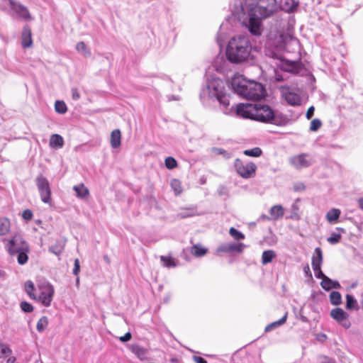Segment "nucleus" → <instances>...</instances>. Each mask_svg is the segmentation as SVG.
Here are the masks:
<instances>
[{"label": "nucleus", "instance_id": "35", "mask_svg": "<svg viewBox=\"0 0 363 363\" xmlns=\"http://www.w3.org/2000/svg\"><path fill=\"white\" fill-rule=\"evenodd\" d=\"M262 150L258 147H254L250 150H245L243 152V154L245 155L248 156V157H259L262 155Z\"/></svg>", "mask_w": 363, "mask_h": 363}, {"label": "nucleus", "instance_id": "29", "mask_svg": "<svg viewBox=\"0 0 363 363\" xmlns=\"http://www.w3.org/2000/svg\"><path fill=\"white\" fill-rule=\"evenodd\" d=\"M277 236L269 228L268 230V233L266 235H264L263 240L265 243L269 245H272L277 243Z\"/></svg>", "mask_w": 363, "mask_h": 363}, {"label": "nucleus", "instance_id": "17", "mask_svg": "<svg viewBox=\"0 0 363 363\" xmlns=\"http://www.w3.org/2000/svg\"><path fill=\"white\" fill-rule=\"evenodd\" d=\"M330 315L332 318L337 322H342L348 318L349 314L341 308H335L331 310Z\"/></svg>", "mask_w": 363, "mask_h": 363}, {"label": "nucleus", "instance_id": "50", "mask_svg": "<svg viewBox=\"0 0 363 363\" xmlns=\"http://www.w3.org/2000/svg\"><path fill=\"white\" fill-rule=\"evenodd\" d=\"M320 267H318L317 269H313V271L316 278L323 279L326 276L323 274Z\"/></svg>", "mask_w": 363, "mask_h": 363}, {"label": "nucleus", "instance_id": "36", "mask_svg": "<svg viewBox=\"0 0 363 363\" xmlns=\"http://www.w3.org/2000/svg\"><path fill=\"white\" fill-rule=\"evenodd\" d=\"M55 110L60 114H64L67 112V107L63 101H57L55 104Z\"/></svg>", "mask_w": 363, "mask_h": 363}, {"label": "nucleus", "instance_id": "61", "mask_svg": "<svg viewBox=\"0 0 363 363\" xmlns=\"http://www.w3.org/2000/svg\"><path fill=\"white\" fill-rule=\"evenodd\" d=\"M358 203H359V208L363 211V198L359 199L358 200Z\"/></svg>", "mask_w": 363, "mask_h": 363}, {"label": "nucleus", "instance_id": "37", "mask_svg": "<svg viewBox=\"0 0 363 363\" xmlns=\"http://www.w3.org/2000/svg\"><path fill=\"white\" fill-rule=\"evenodd\" d=\"M12 353V350L4 343L0 342V359L6 358Z\"/></svg>", "mask_w": 363, "mask_h": 363}, {"label": "nucleus", "instance_id": "32", "mask_svg": "<svg viewBox=\"0 0 363 363\" xmlns=\"http://www.w3.org/2000/svg\"><path fill=\"white\" fill-rule=\"evenodd\" d=\"M276 254L273 250L264 251L262 255V262L266 264L272 262V259L275 257Z\"/></svg>", "mask_w": 363, "mask_h": 363}, {"label": "nucleus", "instance_id": "49", "mask_svg": "<svg viewBox=\"0 0 363 363\" xmlns=\"http://www.w3.org/2000/svg\"><path fill=\"white\" fill-rule=\"evenodd\" d=\"M213 151L216 155H223L225 157H229V154L227 151L222 148H213Z\"/></svg>", "mask_w": 363, "mask_h": 363}, {"label": "nucleus", "instance_id": "51", "mask_svg": "<svg viewBox=\"0 0 363 363\" xmlns=\"http://www.w3.org/2000/svg\"><path fill=\"white\" fill-rule=\"evenodd\" d=\"M305 189H306L305 185L301 182L296 183L294 186V190L295 191H303L305 190Z\"/></svg>", "mask_w": 363, "mask_h": 363}, {"label": "nucleus", "instance_id": "21", "mask_svg": "<svg viewBox=\"0 0 363 363\" xmlns=\"http://www.w3.org/2000/svg\"><path fill=\"white\" fill-rule=\"evenodd\" d=\"M64 145V140L62 137L58 134H53L50 139V146L55 149L62 147Z\"/></svg>", "mask_w": 363, "mask_h": 363}, {"label": "nucleus", "instance_id": "44", "mask_svg": "<svg viewBox=\"0 0 363 363\" xmlns=\"http://www.w3.org/2000/svg\"><path fill=\"white\" fill-rule=\"evenodd\" d=\"M76 48L79 52H82L85 56H89L91 55L90 51L86 48V46L84 42L78 43L77 44Z\"/></svg>", "mask_w": 363, "mask_h": 363}, {"label": "nucleus", "instance_id": "47", "mask_svg": "<svg viewBox=\"0 0 363 363\" xmlns=\"http://www.w3.org/2000/svg\"><path fill=\"white\" fill-rule=\"evenodd\" d=\"M22 217L26 220H30L33 218V213L30 209H26L22 213Z\"/></svg>", "mask_w": 363, "mask_h": 363}, {"label": "nucleus", "instance_id": "26", "mask_svg": "<svg viewBox=\"0 0 363 363\" xmlns=\"http://www.w3.org/2000/svg\"><path fill=\"white\" fill-rule=\"evenodd\" d=\"M208 250L203 247L201 245L196 244L191 247V252L195 257H202L207 253Z\"/></svg>", "mask_w": 363, "mask_h": 363}, {"label": "nucleus", "instance_id": "57", "mask_svg": "<svg viewBox=\"0 0 363 363\" xmlns=\"http://www.w3.org/2000/svg\"><path fill=\"white\" fill-rule=\"evenodd\" d=\"M194 360L196 363H207V361L201 357L194 356Z\"/></svg>", "mask_w": 363, "mask_h": 363}, {"label": "nucleus", "instance_id": "34", "mask_svg": "<svg viewBox=\"0 0 363 363\" xmlns=\"http://www.w3.org/2000/svg\"><path fill=\"white\" fill-rule=\"evenodd\" d=\"M171 187L173 189L175 195L178 196L182 192V186L181 182L179 179H173L171 181Z\"/></svg>", "mask_w": 363, "mask_h": 363}, {"label": "nucleus", "instance_id": "33", "mask_svg": "<svg viewBox=\"0 0 363 363\" xmlns=\"http://www.w3.org/2000/svg\"><path fill=\"white\" fill-rule=\"evenodd\" d=\"M48 325V318L46 316L41 317L37 323L36 329L39 333L43 332Z\"/></svg>", "mask_w": 363, "mask_h": 363}, {"label": "nucleus", "instance_id": "55", "mask_svg": "<svg viewBox=\"0 0 363 363\" xmlns=\"http://www.w3.org/2000/svg\"><path fill=\"white\" fill-rule=\"evenodd\" d=\"M72 99L74 100H78L80 98V94L77 88H73L72 89Z\"/></svg>", "mask_w": 363, "mask_h": 363}, {"label": "nucleus", "instance_id": "4", "mask_svg": "<svg viewBox=\"0 0 363 363\" xmlns=\"http://www.w3.org/2000/svg\"><path fill=\"white\" fill-rule=\"evenodd\" d=\"M278 6L277 0H256L255 3L249 4V11L255 13L261 18H267L272 16Z\"/></svg>", "mask_w": 363, "mask_h": 363}, {"label": "nucleus", "instance_id": "12", "mask_svg": "<svg viewBox=\"0 0 363 363\" xmlns=\"http://www.w3.org/2000/svg\"><path fill=\"white\" fill-rule=\"evenodd\" d=\"M312 162V159L306 153L294 155L289 159V163L296 169L308 167Z\"/></svg>", "mask_w": 363, "mask_h": 363}, {"label": "nucleus", "instance_id": "62", "mask_svg": "<svg viewBox=\"0 0 363 363\" xmlns=\"http://www.w3.org/2000/svg\"><path fill=\"white\" fill-rule=\"evenodd\" d=\"M9 228H0V235H4L8 232Z\"/></svg>", "mask_w": 363, "mask_h": 363}, {"label": "nucleus", "instance_id": "2", "mask_svg": "<svg viewBox=\"0 0 363 363\" xmlns=\"http://www.w3.org/2000/svg\"><path fill=\"white\" fill-rule=\"evenodd\" d=\"M236 113L242 118L263 123L274 119V113L268 105L239 104L236 107Z\"/></svg>", "mask_w": 363, "mask_h": 363}, {"label": "nucleus", "instance_id": "8", "mask_svg": "<svg viewBox=\"0 0 363 363\" xmlns=\"http://www.w3.org/2000/svg\"><path fill=\"white\" fill-rule=\"evenodd\" d=\"M36 185L43 202L50 203L51 201V190L48 179L42 175L36 178Z\"/></svg>", "mask_w": 363, "mask_h": 363}, {"label": "nucleus", "instance_id": "58", "mask_svg": "<svg viewBox=\"0 0 363 363\" xmlns=\"http://www.w3.org/2000/svg\"><path fill=\"white\" fill-rule=\"evenodd\" d=\"M340 288H341L340 284L337 281L333 280V283L330 286V289H340Z\"/></svg>", "mask_w": 363, "mask_h": 363}, {"label": "nucleus", "instance_id": "48", "mask_svg": "<svg viewBox=\"0 0 363 363\" xmlns=\"http://www.w3.org/2000/svg\"><path fill=\"white\" fill-rule=\"evenodd\" d=\"M79 271H80L79 261L78 259H76L74 260V264L73 274L75 276H77L79 273Z\"/></svg>", "mask_w": 363, "mask_h": 363}, {"label": "nucleus", "instance_id": "27", "mask_svg": "<svg viewBox=\"0 0 363 363\" xmlns=\"http://www.w3.org/2000/svg\"><path fill=\"white\" fill-rule=\"evenodd\" d=\"M299 199H296V201L293 203L291 209V216L290 218L294 220H299L301 217V211H300V208L298 206V203L299 202Z\"/></svg>", "mask_w": 363, "mask_h": 363}, {"label": "nucleus", "instance_id": "42", "mask_svg": "<svg viewBox=\"0 0 363 363\" xmlns=\"http://www.w3.org/2000/svg\"><path fill=\"white\" fill-rule=\"evenodd\" d=\"M164 164L165 167L169 169H172L177 167V162L172 157H167L165 159Z\"/></svg>", "mask_w": 363, "mask_h": 363}, {"label": "nucleus", "instance_id": "15", "mask_svg": "<svg viewBox=\"0 0 363 363\" xmlns=\"http://www.w3.org/2000/svg\"><path fill=\"white\" fill-rule=\"evenodd\" d=\"M21 45L23 48H30L33 45L32 33L30 28L26 25L21 33Z\"/></svg>", "mask_w": 363, "mask_h": 363}, {"label": "nucleus", "instance_id": "20", "mask_svg": "<svg viewBox=\"0 0 363 363\" xmlns=\"http://www.w3.org/2000/svg\"><path fill=\"white\" fill-rule=\"evenodd\" d=\"M284 99L289 105L298 106L301 104L300 96L294 92L286 93L284 94Z\"/></svg>", "mask_w": 363, "mask_h": 363}, {"label": "nucleus", "instance_id": "13", "mask_svg": "<svg viewBox=\"0 0 363 363\" xmlns=\"http://www.w3.org/2000/svg\"><path fill=\"white\" fill-rule=\"evenodd\" d=\"M9 5L11 9L22 19L26 21H29L32 19V16L29 12L28 9L16 2L14 0H9Z\"/></svg>", "mask_w": 363, "mask_h": 363}, {"label": "nucleus", "instance_id": "9", "mask_svg": "<svg viewBox=\"0 0 363 363\" xmlns=\"http://www.w3.org/2000/svg\"><path fill=\"white\" fill-rule=\"evenodd\" d=\"M40 292L37 298L43 306L48 307L50 305L54 295V288L48 282L41 283L39 286Z\"/></svg>", "mask_w": 363, "mask_h": 363}, {"label": "nucleus", "instance_id": "41", "mask_svg": "<svg viewBox=\"0 0 363 363\" xmlns=\"http://www.w3.org/2000/svg\"><path fill=\"white\" fill-rule=\"evenodd\" d=\"M160 259L163 262L164 266L166 267L170 268L176 267V264L172 257L161 256Z\"/></svg>", "mask_w": 363, "mask_h": 363}, {"label": "nucleus", "instance_id": "45", "mask_svg": "<svg viewBox=\"0 0 363 363\" xmlns=\"http://www.w3.org/2000/svg\"><path fill=\"white\" fill-rule=\"evenodd\" d=\"M322 125V122L318 118H314L311 122L310 130L315 132L317 131Z\"/></svg>", "mask_w": 363, "mask_h": 363}, {"label": "nucleus", "instance_id": "28", "mask_svg": "<svg viewBox=\"0 0 363 363\" xmlns=\"http://www.w3.org/2000/svg\"><path fill=\"white\" fill-rule=\"evenodd\" d=\"M286 318H287V313H286L285 315L279 320L274 321V322L269 324L268 325H267L264 331L269 332V331L274 330V328L281 326V325L285 323V322L286 321Z\"/></svg>", "mask_w": 363, "mask_h": 363}, {"label": "nucleus", "instance_id": "11", "mask_svg": "<svg viewBox=\"0 0 363 363\" xmlns=\"http://www.w3.org/2000/svg\"><path fill=\"white\" fill-rule=\"evenodd\" d=\"M245 247L246 245L244 243L231 242L220 245L217 248V252H225L233 255L236 254H241Z\"/></svg>", "mask_w": 363, "mask_h": 363}, {"label": "nucleus", "instance_id": "19", "mask_svg": "<svg viewBox=\"0 0 363 363\" xmlns=\"http://www.w3.org/2000/svg\"><path fill=\"white\" fill-rule=\"evenodd\" d=\"M110 143L113 148H118L121 145V133L119 129L113 130L111 133Z\"/></svg>", "mask_w": 363, "mask_h": 363}, {"label": "nucleus", "instance_id": "31", "mask_svg": "<svg viewBox=\"0 0 363 363\" xmlns=\"http://www.w3.org/2000/svg\"><path fill=\"white\" fill-rule=\"evenodd\" d=\"M330 301L334 306H339L342 303V296L340 292L333 291L330 294Z\"/></svg>", "mask_w": 363, "mask_h": 363}, {"label": "nucleus", "instance_id": "53", "mask_svg": "<svg viewBox=\"0 0 363 363\" xmlns=\"http://www.w3.org/2000/svg\"><path fill=\"white\" fill-rule=\"evenodd\" d=\"M132 337V335L130 332L126 333L123 336L119 337V340L122 342H125L129 341Z\"/></svg>", "mask_w": 363, "mask_h": 363}, {"label": "nucleus", "instance_id": "56", "mask_svg": "<svg viewBox=\"0 0 363 363\" xmlns=\"http://www.w3.org/2000/svg\"><path fill=\"white\" fill-rule=\"evenodd\" d=\"M10 225V221L6 218L0 219V227H9Z\"/></svg>", "mask_w": 363, "mask_h": 363}, {"label": "nucleus", "instance_id": "63", "mask_svg": "<svg viewBox=\"0 0 363 363\" xmlns=\"http://www.w3.org/2000/svg\"><path fill=\"white\" fill-rule=\"evenodd\" d=\"M326 338H327V335H326L320 334V337H319L318 340H320V341H323V340H326Z\"/></svg>", "mask_w": 363, "mask_h": 363}, {"label": "nucleus", "instance_id": "3", "mask_svg": "<svg viewBox=\"0 0 363 363\" xmlns=\"http://www.w3.org/2000/svg\"><path fill=\"white\" fill-rule=\"evenodd\" d=\"M250 52L249 40L244 36L233 38L228 43L226 55L228 59L235 63L245 60Z\"/></svg>", "mask_w": 363, "mask_h": 363}, {"label": "nucleus", "instance_id": "54", "mask_svg": "<svg viewBox=\"0 0 363 363\" xmlns=\"http://www.w3.org/2000/svg\"><path fill=\"white\" fill-rule=\"evenodd\" d=\"M314 107L313 106H310L307 111H306V117L307 119H311L312 118V116H313L314 114Z\"/></svg>", "mask_w": 363, "mask_h": 363}, {"label": "nucleus", "instance_id": "52", "mask_svg": "<svg viewBox=\"0 0 363 363\" xmlns=\"http://www.w3.org/2000/svg\"><path fill=\"white\" fill-rule=\"evenodd\" d=\"M319 363H335V362L334 359H333L330 357L323 356V357H320Z\"/></svg>", "mask_w": 363, "mask_h": 363}, {"label": "nucleus", "instance_id": "23", "mask_svg": "<svg viewBox=\"0 0 363 363\" xmlns=\"http://www.w3.org/2000/svg\"><path fill=\"white\" fill-rule=\"evenodd\" d=\"M340 210L332 208L326 213V219L330 223H335L340 216Z\"/></svg>", "mask_w": 363, "mask_h": 363}, {"label": "nucleus", "instance_id": "40", "mask_svg": "<svg viewBox=\"0 0 363 363\" xmlns=\"http://www.w3.org/2000/svg\"><path fill=\"white\" fill-rule=\"evenodd\" d=\"M229 234L236 240H243L245 235L237 228H230Z\"/></svg>", "mask_w": 363, "mask_h": 363}, {"label": "nucleus", "instance_id": "43", "mask_svg": "<svg viewBox=\"0 0 363 363\" xmlns=\"http://www.w3.org/2000/svg\"><path fill=\"white\" fill-rule=\"evenodd\" d=\"M332 283H333V279H331L330 278L328 277L327 276L325 277L321 282H320V286L321 287L325 290V291H330V286L332 285Z\"/></svg>", "mask_w": 363, "mask_h": 363}, {"label": "nucleus", "instance_id": "22", "mask_svg": "<svg viewBox=\"0 0 363 363\" xmlns=\"http://www.w3.org/2000/svg\"><path fill=\"white\" fill-rule=\"evenodd\" d=\"M337 229L339 230L338 233H333L331 235L327 238L328 242L332 245L339 242L342 235L346 234V230L345 228Z\"/></svg>", "mask_w": 363, "mask_h": 363}, {"label": "nucleus", "instance_id": "38", "mask_svg": "<svg viewBox=\"0 0 363 363\" xmlns=\"http://www.w3.org/2000/svg\"><path fill=\"white\" fill-rule=\"evenodd\" d=\"M35 289L34 284L31 281H27L25 283V290L28 295L33 299H37V296L33 293Z\"/></svg>", "mask_w": 363, "mask_h": 363}, {"label": "nucleus", "instance_id": "6", "mask_svg": "<svg viewBox=\"0 0 363 363\" xmlns=\"http://www.w3.org/2000/svg\"><path fill=\"white\" fill-rule=\"evenodd\" d=\"M248 22L246 24V27L248 31L255 36H260L263 32V24L262 20L264 18H261L260 16H258L255 13H252L248 11Z\"/></svg>", "mask_w": 363, "mask_h": 363}, {"label": "nucleus", "instance_id": "64", "mask_svg": "<svg viewBox=\"0 0 363 363\" xmlns=\"http://www.w3.org/2000/svg\"><path fill=\"white\" fill-rule=\"evenodd\" d=\"M104 259L106 261V262L107 264H110L111 260H110V258L108 257V255H104Z\"/></svg>", "mask_w": 363, "mask_h": 363}, {"label": "nucleus", "instance_id": "7", "mask_svg": "<svg viewBox=\"0 0 363 363\" xmlns=\"http://www.w3.org/2000/svg\"><path fill=\"white\" fill-rule=\"evenodd\" d=\"M210 89V94L212 96H215L217 100L222 104L225 108L229 106L228 97L223 92V86L222 82H213L208 85Z\"/></svg>", "mask_w": 363, "mask_h": 363}, {"label": "nucleus", "instance_id": "30", "mask_svg": "<svg viewBox=\"0 0 363 363\" xmlns=\"http://www.w3.org/2000/svg\"><path fill=\"white\" fill-rule=\"evenodd\" d=\"M74 190L77 192V196L82 199L86 198L89 195V190L82 184L77 186H74Z\"/></svg>", "mask_w": 363, "mask_h": 363}, {"label": "nucleus", "instance_id": "5", "mask_svg": "<svg viewBox=\"0 0 363 363\" xmlns=\"http://www.w3.org/2000/svg\"><path fill=\"white\" fill-rule=\"evenodd\" d=\"M234 167L236 172L243 179L253 177L257 170V165L254 162H248L245 163L239 158L235 160Z\"/></svg>", "mask_w": 363, "mask_h": 363}, {"label": "nucleus", "instance_id": "60", "mask_svg": "<svg viewBox=\"0 0 363 363\" xmlns=\"http://www.w3.org/2000/svg\"><path fill=\"white\" fill-rule=\"evenodd\" d=\"M16 359L15 357H10L6 361V363H15Z\"/></svg>", "mask_w": 363, "mask_h": 363}, {"label": "nucleus", "instance_id": "16", "mask_svg": "<svg viewBox=\"0 0 363 363\" xmlns=\"http://www.w3.org/2000/svg\"><path fill=\"white\" fill-rule=\"evenodd\" d=\"M129 350L135 354L140 359L143 360L146 359L147 350L139 345L138 344H132L128 346Z\"/></svg>", "mask_w": 363, "mask_h": 363}, {"label": "nucleus", "instance_id": "18", "mask_svg": "<svg viewBox=\"0 0 363 363\" xmlns=\"http://www.w3.org/2000/svg\"><path fill=\"white\" fill-rule=\"evenodd\" d=\"M323 263V252L320 247L315 249L314 255L312 257V267L313 269H317L318 267H321Z\"/></svg>", "mask_w": 363, "mask_h": 363}, {"label": "nucleus", "instance_id": "59", "mask_svg": "<svg viewBox=\"0 0 363 363\" xmlns=\"http://www.w3.org/2000/svg\"><path fill=\"white\" fill-rule=\"evenodd\" d=\"M303 270H304V272L306 274V275L309 276L310 277H312V274H311V272L308 265H306V267H304Z\"/></svg>", "mask_w": 363, "mask_h": 363}, {"label": "nucleus", "instance_id": "10", "mask_svg": "<svg viewBox=\"0 0 363 363\" xmlns=\"http://www.w3.org/2000/svg\"><path fill=\"white\" fill-rule=\"evenodd\" d=\"M29 245L20 236H15L8 243V251L11 255H16L18 252H29Z\"/></svg>", "mask_w": 363, "mask_h": 363}, {"label": "nucleus", "instance_id": "24", "mask_svg": "<svg viewBox=\"0 0 363 363\" xmlns=\"http://www.w3.org/2000/svg\"><path fill=\"white\" fill-rule=\"evenodd\" d=\"M65 243L64 241H57V242L55 245H52L49 247L48 250L49 252L53 253L55 255H60L65 248Z\"/></svg>", "mask_w": 363, "mask_h": 363}, {"label": "nucleus", "instance_id": "1", "mask_svg": "<svg viewBox=\"0 0 363 363\" xmlns=\"http://www.w3.org/2000/svg\"><path fill=\"white\" fill-rule=\"evenodd\" d=\"M232 86L235 93L247 100L259 101L266 96L265 88L261 83L247 80L242 76L234 78Z\"/></svg>", "mask_w": 363, "mask_h": 363}, {"label": "nucleus", "instance_id": "46", "mask_svg": "<svg viewBox=\"0 0 363 363\" xmlns=\"http://www.w3.org/2000/svg\"><path fill=\"white\" fill-rule=\"evenodd\" d=\"M20 306L21 310L26 313H30L33 311V306L27 301H22Z\"/></svg>", "mask_w": 363, "mask_h": 363}, {"label": "nucleus", "instance_id": "14", "mask_svg": "<svg viewBox=\"0 0 363 363\" xmlns=\"http://www.w3.org/2000/svg\"><path fill=\"white\" fill-rule=\"evenodd\" d=\"M284 208L281 205L277 204L271 207L269 211V216H263L267 220H277L281 218L284 214Z\"/></svg>", "mask_w": 363, "mask_h": 363}, {"label": "nucleus", "instance_id": "39", "mask_svg": "<svg viewBox=\"0 0 363 363\" xmlns=\"http://www.w3.org/2000/svg\"><path fill=\"white\" fill-rule=\"evenodd\" d=\"M28 252L22 251V252H18L16 254L17 256V260L18 263L21 265L25 264L28 259V256L27 255Z\"/></svg>", "mask_w": 363, "mask_h": 363}, {"label": "nucleus", "instance_id": "25", "mask_svg": "<svg viewBox=\"0 0 363 363\" xmlns=\"http://www.w3.org/2000/svg\"><path fill=\"white\" fill-rule=\"evenodd\" d=\"M346 308L347 310H359V306L357 300L351 294L346 295Z\"/></svg>", "mask_w": 363, "mask_h": 363}]
</instances>
